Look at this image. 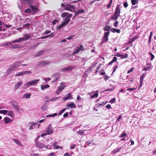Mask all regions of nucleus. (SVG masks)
I'll return each mask as SVG.
<instances>
[{"instance_id": "nucleus-1", "label": "nucleus", "mask_w": 156, "mask_h": 156, "mask_svg": "<svg viewBox=\"0 0 156 156\" xmlns=\"http://www.w3.org/2000/svg\"><path fill=\"white\" fill-rule=\"evenodd\" d=\"M21 63L20 61H18L11 65L7 69L6 74L8 76L11 74L12 71L17 68Z\"/></svg>"}, {"instance_id": "nucleus-2", "label": "nucleus", "mask_w": 156, "mask_h": 156, "mask_svg": "<svg viewBox=\"0 0 156 156\" xmlns=\"http://www.w3.org/2000/svg\"><path fill=\"white\" fill-rule=\"evenodd\" d=\"M76 66H75L70 65L65 68L61 69L60 70V71L64 72L69 71L72 69H75L76 68Z\"/></svg>"}, {"instance_id": "nucleus-3", "label": "nucleus", "mask_w": 156, "mask_h": 156, "mask_svg": "<svg viewBox=\"0 0 156 156\" xmlns=\"http://www.w3.org/2000/svg\"><path fill=\"white\" fill-rule=\"evenodd\" d=\"M76 7L74 5H71L69 4L66 5V7L65 8L66 10H68L72 12H74L75 11Z\"/></svg>"}, {"instance_id": "nucleus-4", "label": "nucleus", "mask_w": 156, "mask_h": 156, "mask_svg": "<svg viewBox=\"0 0 156 156\" xmlns=\"http://www.w3.org/2000/svg\"><path fill=\"white\" fill-rule=\"evenodd\" d=\"M50 62L48 61H42L38 62L37 66L40 67L45 66L47 65L50 64Z\"/></svg>"}, {"instance_id": "nucleus-5", "label": "nucleus", "mask_w": 156, "mask_h": 156, "mask_svg": "<svg viewBox=\"0 0 156 156\" xmlns=\"http://www.w3.org/2000/svg\"><path fill=\"white\" fill-rule=\"evenodd\" d=\"M110 32H105L104 33V35L101 41L102 44L105 43L108 41V36L109 35Z\"/></svg>"}, {"instance_id": "nucleus-6", "label": "nucleus", "mask_w": 156, "mask_h": 156, "mask_svg": "<svg viewBox=\"0 0 156 156\" xmlns=\"http://www.w3.org/2000/svg\"><path fill=\"white\" fill-rule=\"evenodd\" d=\"M40 81L39 79L35 80H32L27 82L26 84L27 86L31 85H34L35 84H36L38 82Z\"/></svg>"}, {"instance_id": "nucleus-7", "label": "nucleus", "mask_w": 156, "mask_h": 156, "mask_svg": "<svg viewBox=\"0 0 156 156\" xmlns=\"http://www.w3.org/2000/svg\"><path fill=\"white\" fill-rule=\"evenodd\" d=\"M53 132V129L51 125V124L49 125L46 129V133L48 135H50Z\"/></svg>"}, {"instance_id": "nucleus-8", "label": "nucleus", "mask_w": 156, "mask_h": 156, "mask_svg": "<svg viewBox=\"0 0 156 156\" xmlns=\"http://www.w3.org/2000/svg\"><path fill=\"white\" fill-rule=\"evenodd\" d=\"M30 124L31 125L29 127V129L30 130L33 129L35 128H39L40 124H37V122L33 123L31 122Z\"/></svg>"}, {"instance_id": "nucleus-9", "label": "nucleus", "mask_w": 156, "mask_h": 156, "mask_svg": "<svg viewBox=\"0 0 156 156\" xmlns=\"http://www.w3.org/2000/svg\"><path fill=\"white\" fill-rule=\"evenodd\" d=\"M98 92L97 91L91 92L88 93V94L90 95V98H97L98 96Z\"/></svg>"}, {"instance_id": "nucleus-10", "label": "nucleus", "mask_w": 156, "mask_h": 156, "mask_svg": "<svg viewBox=\"0 0 156 156\" xmlns=\"http://www.w3.org/2000/svg\"><path fill=\"white\" fill-rule=\"evenodd\" d=\"M30 38V35L26 34L23 35V37L20 38V40H22V41H25L29 40Z\"/></svg>"}, {"instance_id": "nucleus-11", "label": "nucleus", "mask_w": 156, "mask_h": 156, "mask_svg": "<svg viewBox=\"0 0 156 156\" xmlns=\"http://www.w3.org/2000/svg\"><path fill=\"white\" fill-rule=\"evenodd\" d=\"M84 48L83 46L82 45H80V47H78L75 50L74 52L73 53L75 54H78L80 51H83L84 50Z\"/></svg>"}, {"instance_id": "nucleus-12", "label": "nucleus", "mask_w": 156, "mask_h": 156, "mask_svg": "<svg viewBox=\"0 0 156 156\" xmlns=\"http://www.w3.org/2000/svg\"><path fill=\"white\" fill-rule=\"evenodd\" d=\"M30 6L32 10L33 13V14H35L39 11V10L38 8L35 7L34 5H30Z\"/></svg>"}, {"instance_id": "nucleus-13", "label": "nucleus", "mask_w": 156, "mask_h": 156, "mask_svg": "<svg viewBox=\"0 0 156 156\" xmlns=\"http://www.w3.org/2000/svg\"><path fill=\"white\" fill-rule=\"evenodd\" d=\"M31 73V72L30 71H22L20 73H18L15 75V76H20L24 75L25 74H29Z\"/></svg>"}, {"instance_id": "nucleus-14", "label": "nucleus", "mask_w": 156, "mask_h": 156, "mask_svg": "<svg viewBox=\"0 0 156 156\" xmlns=\"http://www.w3.org/2000/svg\"><path fill=\"white\" fill-rule=\"evenodd\" d=\"M23 84V82L21 81H20L15 84L14 87V90H17L19 87L21 86Z\"/></svg>"}, {"instance_id": "nucleus-15", "label": "nucleus", "mask_w": 156, "mask_h": 156, "mask_svg": "<svg viewBox=\"0 0 156 156\" xmlns=\"http://www.w3.org/2000/svg\"><path fill=\"white\" fill-rule=\"evenodd\" d=\"M120 9L119 5H117L116 7V9L114 12V14L120 16Z\"/></svg>"}, {"instance_id": "nucleus-16", "label": "nucleus", "mask_w": 156, "mask_h": 156, "mask_svg": "<svg viewBox=\"0 0 156 156\" xmlns=\"http://www.w3.org/2000/svg\"><path fill=\"white\" fill-rule=\"evenodd\" d=\"M66 106L67 107H69L70 108H76V105L75 104L72 102L67 104Z\"/></svg>"}, {"instance_id": "nucleus-17", "label": "nucleus", "mask_w": 156, "mask_h": 156, "mask_svg": "<svg viewBox=\"0 0 156 156\" xmlns=\"http://www.w3.org/2000/svg\"><path fill=\"white\" fill-rule=\"evenodd\" d=\"M60 75V74L58 73H55V74H54L53 76V78L55 80L53 81V82H55L56 81L58 80V79L59 78Z\"/></svg>"}, {"instance_id": "nucleus-18", "label": "nucleus", "mask_w": 156, "mask_h": 156, "mask_svg": "<svg viewBox=\"0 0 156 156\" xmlns=\"http://www.w3.org/2000/svg\"><path fill=\"white\" fill-rule=\"evenodd\" d=\"M71 93H69L67 95H66V96L64 97L63 98V99L64 101H66L67 100L69 99H72V97L71 96Z\"/></svg>"}, {"instance_id": "nucleus-19", "label": "nucleus", "mask_w": 156, "mask_h": 156, "mask_svg": "<svg viewBox=\"0 0 156 156\" xmlns=\"http://www.w3.org/2000/svg\"><path fill=\"white\" fill-rule=\"evenodd\" d=\"M4 122L5 124L8 123L12 121V119L8 117H5L4 119Z\"/></svg>"}, {"instance_id": "nucleus-20", "label": "nucleus", "mask_w": 156, "mask_h": 156, "mask_svg": "<svg viewBox=\"0 0 156 156\" xmlns=\"http://www.w3.org/2000/svg\"><path fill=\"white\" fill-rule=\"evenodd\" d=\"M14 109L17 112L21 113L23 112V109L22 108H20L19 106L18 105Z\"/></svg>"}, {"instance_id": "nucleus-21", "label": "nucleus", "mask_w": 156, "mask_h": 156, "mask_svg": "<svg viewBox=\"0 0 156 156\" xmlns=\"http://www.w3.org/2000/svg\"><path fill=\"white\" fill-rule=\"evenodd\" d=\"M12 140L13 142L16 143V144H17L19 146H20L21 147L22 146V145L21 144V142L18 139H13Z\"/></svg>"}, {"instance_id": "nucleus-22", "label": "nucleus", "mask_w": 156, "mask_h": 156, "mask_svg": "<svg viewBox=\"0 0 156 156\" xmlns=\"http://www.w3.org/2000/svg\"><path fill=\"white\" fill-rule=\"evenodd\" d=\"M36 147H37L42 149L43 148L44 146V145L43 144L41 143L40 142H37L36 144Z\"/></svg>"}, {"instance_id": "nucleus-23", "label": "nucleus", "mask_w": 156, "mask_h": 156, "mask_svg": "<svg viewBox=\"0 0 156 156\" xmlns=\"http://www.w3.org/2000/svg\"><path fill=\"white\" fill-rule=\"evenodd\" d=\"M66 86L64 84H63L62 83H60V86L58 88V90H59L61 92L62 90Z\"/></svg>"}, {"instance_id": "nucleus-24", "label": "nucleus", "mask_w": 156, "mask_h": 156, "mask_svg": "<svg viewBox=\"0 0 156 156\" xmlns=\"http://www.w3.org/2000/svg\"><path fill=\"white\" fill-rule=\"evenodd\" d=\"M52 145H53V149H58L59 148L62 149V147L57 145V143L56 142L53 143Z\"/></svg>"}, {"instance_id": "nucleus-25", "label": "nucleus", "mask_w": 156, "mask_h": 156, "mask_svg": "<svg viewBox=\"0 0 156 156\" xmlns=\"http://www.w3.org/2000/svg\"><path fill=\"white\" fill-rule=\"evenodd\" d=\"M111 31L113 33L116 32L118 33H119L120 32V30L119 29H116L115 28H112L111 29Z\"/></svg>"}, {"instance_id": "nucleus-26", "label": "nucleus", "mask_w": 156, "mask_h": 156, "mask_svg": "<svg viewBox=\"0 0 156 156\" xmlns=\"http://www.w3.org/2000/svg\"><path fill=\"white\" fill-rule=\"evenodd\" d=\"M119 16V15L114 13L112 16L111 19L113 20H116L118 19Z\"/></svg>"}, {"instance_id": "nucleus-27", "label": "nucleus", "mask_w": 156, "mask_h": 156, "mask_svg": "<svg viewBox=\"0 0 156 156\" xmlns=\"http://www.w3.org/2000/svg\"><path fill=\"white\" fill-rule=\"evenodd\" d=\"M70 20V19H68L66 17L64 20L63 22V23H64V24H65V25H66V24H68Z\"/></svg>"}, {"instance_id": "nucleus-28", "label": "nucleus", "mask_w": 156, "mask_h": 156, "mask_svg": "<svg viewBox=\"0 0 156 156\" xmlns=\"http://www.w3.org/2000/svg\"><path fill=\"white\" fill-rule=\"evenodd\" d=\"M151 64L150 63H148L147 64L146 66L144 67V70L145 71L148 70L149 69H150L151 67Z\"/></svg>"}, {"instance_id": "nucleus-29", "label": "nucleus", "mask_w": 156, "mask_h": 156, "mask_svg": "<svg viewBox=\"0 0 156 156\" xmlns=\"http://www.w3.org/2000/svg\"><path fill=\"white\" fill-rule=\"evenodd\" d=\"M8 115L10 117L12 118L14 116V114L13 113V111H8Z\"/></svg>"}, {"instance_id": "nucleus-30", "label": "nucleus", "mask_w": 156, "mask_h": 156, "mask_svg": "<svg viewBox=\"0 0 156 156\" xmlns=\"http://www.w3.org/2000/svg\"><path fill=\"white\" fill-rule=\"evenodd\" d=\"M50 87L48 84H46L45 85H41V89L42 90H44L45 89L48 88Z\"/></svg>"}, {"instance_id": "nucleus-31", "label": "nucleus", "mask_w": 156, "mask_h": 156, "mask_svg": "<svg viewBox=\"0 0 156 156\" xmlns=\"http://www.w3.org/2000/svg\"><path fill=\"white\" fill-rule=\"evenodd\" d=\"M59 98H60V97H56V98H51V99H49L48 100L46 101H45V103H46L47 102H49L50 101H56V100H57Z\"/></svg>"}, {"instance_id": "nucleus-32", "label": "nucleus", "mask_w": 156, "mask_h": 156, "mask_svg": "<svg viewBox=\"0 0 156 156\" xmlns=\"http://www.w3.org/2000/svg\"><path fill=\"white\" fill-rule=\"evenodd\" d=\"M47 103L43 104L41 106V109L42 110H47L48 107V105L46 104Z\"/></svg>"}, {"instance_id": "nucleus-33", "label": "nucleus", "mask_w": 156, "mask_h": 156, "mask_svg": "<svg viewBox=\"0 0 156 156\" xmlns=\"http://www.w3.org/2000/svg\"><path fill=\"white\" fill-rule=\"evenodd\" d=\"M117 58L116 57H114L113 59L112 60V61L108 63V65H111L113 63L117 61Z\"/></svg>"}, {"instance_id": "nucleus-34", "label": "nucleus", "mask_w": 156, "mask_h": 156, "mask_svg": "<svg viewBox=\"0 0 156 156\" xmlns=\"http://www.w3.org/2000/svg\"><path fill=\"white\" fill-rule=\"evenodd\" d=\"M31 95V94L30 93H25L23 95V97L26 99H28L30 98Z\"/></svg>"}, {"instance_id": "nucleus-35", "label": "nucleus", "mask_w": 156, "mask_h": 156, "mask_svg": "<svg viewBox=\"0 0 156 156\" xmlns=\"http://www.w3.org/2000/svg\"><path fill=\"white\" fill-rule=\"evenodd\" d=\"M146 76V74L143 73L142 75L140 77V83L141 84L142 83L143 81V79L144 77H145Z\"/></svg>"}, {"instance_id": "nucleus-36", "label": "nucleus", "mask_w": 156, "mask_h": 156, "mask_svg": "<svg viewBox=\"0 0 156 156\" xmlns=\"http://www.w3.org/2000/svg\"><path fill=\"white\" fill-rule=\"evenodd\" d=\"M85 11L83 9L80 10L76 12V15H78L80 14H82L84 13Z\"/></svg>"}, {"instance_id": "nucleus-37", "label": "nucleus", "mask_w": 156, "mask_h": 156, "mask_svg": "<svg viewBox=\"0 0 156 156\" xmlns=\"http://www.w3.org/2000/svg\"><path fill=\"white\" fill-rule=\"evenodd\" d=\"M122 148L121 147L118 149L117 150H114L111 152V154H114L120 150Z\"/></svg>"}, {"instance_id": "nucleus-38", "label": "nucleus", "mask_w": 156, "mask_h": 156, "mask_svg": "<svg viewBox=\"0 0 156 156\" xmlns=\"http://www.w3.org/2000/svg\"><path fill=\"white\" fill-rule=\"evenodd\" d=\"M8 112L7 110H1L0 111V114H2L3 115H6Z\"/></svg>"}, {"instance_id": "nucleus-39", "label": "nucleus", "mask_w": 156, "mask_h": 156, "mask_svg": "<svg viewBox=\"0 0 156 156\" xmlns=\"http://www.w3.org/2000/svg\"><path fill=\"white\" fill-rule=\"evenodd\" d=\"M111 27L110 26H108L104 28V30L105 31H107L108 32H109L110 30H111Z\"/></svg>"}, {"instance_id": "nucleus-40", "label": "nucleus", "mask_w": 156, "mask_h": 156, "mask_svg": "<svg viewBox=\"0 0 156 156\" xmlns=\"http://www.w3.org/2000/svg\"><path fill=\"white\" fill-rule=\"evenodd\" d=\"M44 51H39L37 54L35 56V57H38L40 56L42 54H43Z\"/></svg>"}, {"instance_id": "nucleus-41", "label": "nucleus", "mask_w": 156, "mask_h": 156, "mask_svg": "<svg viewBox=\"0 0 156 156\" xmlns=\"http://www.w3.org/2000/svg\"><path fill=\"white\" fill-rule=\"evenodd\" d=\"M131 2L133 5H135L138 3V0H131Z\"/></svg>"}, {"instance_id": "nucleus-42", "label": "nucleus", "mask_w": 156, "mask_h": 156, "mask_svg": "<svg viewBox=\"0 0 156 156\" xmlns=\"http://www.w3.org/2000/svg\"><path fill=\"white\" fill-rule=\"evenodd\" d=\"M84 130H80L79 131L77 132V133L78 134L80 135H82L84 133Z\"/></svg>"}, {"instance_id": "nucleus-43", "label": "nucleus", "mask_w": 156, "mask_h": 156, "mask_svg": "<svg viewBox=\"0 0 156 156\" xmlns=\"http://www.w3.org/2000/svg\"><path fill=\"white\" fill-rule=\"evenodd\" d=\"M20 38L14 41H12V42L13 43H15L16 42L19 43L22 41V40H20Z\"/></svg>"}, {"instance_id": "nucleus-44", "label": "nucleus", "mask_w": 156, "mask_h": 156, "mask_svg": "<svg viewBox=\"0 0 156 156\" xmlns=\"http://www.w3.org/2000/svg\"><path fill=\"white\" fill-rule=\"evenodd\" d=\"M68 13V12H64L62 14V16L63 18H65L66 16H67Z\"/></svg>"}, {"instance_id": "nucleus-45", "label": "nucleus", "mask_w": 156, "mask_h": 156, "mask_svg": "<svg viewBox=\"0 0 156 156\" xmlns=\"http://www.w3.org/2000/svg\"><path fill=\"white\" fill-rule=\"evenodd\" d=\"M106 102H105V101H103L102 103H101V104H100V102L98 103L97 104V105L98 106H103L105 105L106 104Z\"/></svg>"}, {"instance_id": "nucleus-46", "label": "nucleus", "mask_w": 156, "mask_h": 156, "mask_svg": "<svg viewBox=\"0 0 156 156\" xmlns=\"http://www.w3.org/2000/svg\"><path fill=\"white\" fill-rule=\"evenodd\" d=\"M32 12V10L30 9H27L25 10V12L27 13H29Z\"/></svg>"}, {"instance_id": "nucleus-47", "label": "nucleus", "mask_w": 156, "mask_h": 156, "mask_svg": "<svg viewBox=\"0 0 156 156\" xmlns=\"http://www.w3.org/2000/svg\"><path fill=\"white\" fill-rule=\"evenodd\" d=\"M65 26H66L65 25V24H64V23H63L61 24H60V25H59L57 27V29H60V28H62V27H63Z\"/></svg>"}, {"instance_id": "nucleus-48", "label": "nucleus", "mask_w": 156, "mask_h": 156, "mask_svg": "<svg viewBox=\"0 0 156 156\" xmlns=\"http://www.w3.org/2000/svg\"><path fill=\"white\" fill-rule=\"evenodd\" d=\"M51 32V31L50 30H46L44 32H43L42 34V35L44 34H49Z\"/></svg>"}, {"instance_id": "nucleus-49", "label": "nucleus", "mask_w": 156, "mask_h": 156, "mask_svg": "<svg viewBox=\"0 0 156 156\" xmlns=\"http://www.w3.org/2000/svg\"><path fill=\"white\" fill-rule=\"evenodd\" d=\"M61 6L62 9L64 10H65V8L66 7V5H65L63 3H62L61 4Z\"/></svg>"}, {"instance_id": "nucleus-50", "label": "nucleus", "mask_w": 156, "mask_h": 156, "mask_svg": "<svg viewBox=\"0 0 156 156\" xmlns=\"http://www.w3.org/2000/svg\"><path fill=\"white\" fill-rule=\"evenodd\" d=\"M149 54L151 55V60L152 61L153 60V59L154 58V55L151 52H150Z\"/></svg>"}, {"instance_id": "nucleus-51", "label": "nucleus", "mask_w": 156, "mask_h": 156, "mask_svg": "<svg viewBox=\"0 0 156 156\" xmlns=\"http://www.w3.org/2000/svg\"><path fill=\"white\" fill-rule=\"evenodd\" d=\"M118 21H116L114 23V26L115 27H117V25L118 24Z\"/></svg>"}, {"instance_id": "nucleus-52", "label": "nucleus", "mask_w": 156, "mask_h": 156, "mask_svg": "<svg viewBox=\"0 0 156 156\" xmlns=\"http://www.w3.org/2000/svg\"><path fill=\"white\" fill-rule=\"evenodd\" d=\"M115 101V98H114L112 99L110 101H109V102L112 104Z\"/></svg>"}, {"instance_id": "nucleus-53", "label": "nucleus", "mask_w": 156, "mask_h": 156, "mask_svg": "<svg viewBox=\"0 0 156 156\" xmlns=\"http://www.w3.org/2000/svg\"><path fill=\"white\" fill-rule=\"evenodd\" d=\"M112 0H110V3L107 6V7L108 8H109L111 6L112 4Z\"/></svg>"}, {"instance_id": "nucleus-54", "label": "nucleus", "mask_w": 156, "mask_h": 156, "mask_svg": "<svg viewBox=\"0 0 156 156\" xmlns=\"http://www.w3.org/2000/svg\"><path fill=\"white\" fill-rule=\"evenodd\" d=\"M57 114L56 113H55L52 115H47V116H49V117H54L55 116H56L57 115Z\"/></svg>"}, {"instance_id": "nucleus-55", "label": "nucleus", "mask_w": 156, "mask_h": 156, "mask_svg": "<svg viewBox=\"0 0 156 156\" xmlns=\"http://www.w3.org/2000/svg\"><path fill=\"white\" fill-rule=\"evenodd\" d=\"M76 145H75V144H72V146H71L70 148V150H72L74 148L76 147Z\"/></svg>"}, {"instance_id": "nucleus-56", "label": "nucleus", "mask_w": 156, "mask_h": 156, "mask_svg": "<svg viewBox=\"0 0 156 156\" xmlns=\"http://www.w3.org/2000/svg\"><path fill=\"white\" fill-rule=\"evenodd\" d=\"M19 45H14L12 46V47L11 48H19Z\"/></svg>"}, {"instance_id": "nucleus-57", "label": "nucleus", "mask_w": 156, "mask_h": 156, "mask_svg": "<svg viewBox=\"0 0 156 156\" xmlns=\"http://www.w3.org/2000/svg\"><path fill=\"white\" fill-rule=\"evenodd\" d=\"M27 0H21V2L23 3L27 4L28 3Z\"/></svg>"}, {"instance_id": "nucleus-58", "label": "nucleus", "mask_w": 156, "mask_h": 156, "mask_svg": "<svg viewBox=\"0 0 156 156\" xmlns=\"http://www.w3.org/2000/svg\"><path fill=\"white\" fill-rule=\"evenodd\" d=\"M117 68H118L117 66H114V67H113V72H112V74L115 71V70H116V69Z\"/></svg>"}, {"instance_id": "nucleus-59", "label": "nucleus", "mask_w": 156, "mask_h": 156, "mask_svg": "<svg viewBox=\"0 0 156 156\" xmlns=\"http://www.w3.org/2000/svg\"><path fill=\"white\" fill-rule=\"evenodd\" d=\"M40 137V136H37V138H36L35 139L34 141H35V143H36V144H37V142H38V139Z\"/></svg>"}, {"instance_id": "nucleus-60", "label": "nucleus", "mask_w": 156, "mask_h": 156, "mask_svg": "<svg viewBox=\"0 0 156 156\" xmlns=\"http://www.w3.org/2000/svg\"><path fill=\"white\" fill-rule=\"evenodd\" d=\"M30 24L29 23H27L26 24H24V25H23V27H27V28H28L29 27V26H30Z\"/></svg>"}, {"instance_id": "nucleus-61", "label": "nucleus", "mask_w": 156, "mask_h": 156, "mask_svg": "<svg viewBox=\"0 0 156 156\" xmlns=\"http://www.w3.org/2000/svg\"><path fill=\"white\" fill-rule=\"evenodd\" d=\"M48 156H56V155L54 152H52L48 154Z\"/></svg>"}, {"instance_id": "nucleus-62", "label": "nucleus", "mask_w": 156, "mask_h": 156, "mask_svg": "<svg viewBox=\"0 0 156 156\" xmlns=\"http://www.w3.org/2000/svg\"><path fill=\"white\" fill-rule=\"evenodd\" d=\"M106 108L108 109H110L112 108L110 104H108L106 106Z\"/></svg>"}, {"instance_id": "nucleus-63", "label": "nucleus", "mask_w": 156, "mask_h": 156, "mask_svg": "<svg viewBox=\"0 0 156 156\" xmlns=\"http://www.w3.org/2000/svg\"><path fill=\"white\" fill-rule=\"evenodd\" d=\"M72 15H73L72 14H70L69 15H68L66 17L68 19H70V18H71L72 17Z\"/></svg>"}, {"instance_id": "nucleus-64", "label": "nucleus", "mask_w": 156, "mask_h": 156, "mask_svg": "<svg viewBox=\"0 0 156 156\" xmlns=\"http://www.w3.org/2000/svg\"><path fill=\"white\" fill-rule=\"evenodd\" d=\"M138 38V36H134L132 38V40L133 41H134L137 39Z\"/></svg>"}]
</instances>
